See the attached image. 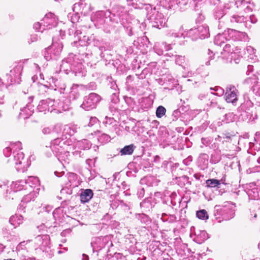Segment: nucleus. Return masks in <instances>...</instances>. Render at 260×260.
<instances>
[{"label": "nucleus", "instance_id": "obj_28", "mask_svg": "<svg viewBox=\"0 0 260 260\" xmlns=\"http://www.w3.org/2000/svg\"><path fill=\"white\" fill-rule=\"evenodd\" d=\"M64 125L60 124H55L52 128L53 133L56 134L57 137L62 138L66 135V133L64 131Z\"/></svg>", "mask_w": 260, "mask_h": 260}, {"label": "nucleus", "instance_id": "obj_41", "mask_svg": "<svg viewBox=\"0 0 260 260\" xmlns=\"http://www.w3.org/2000/svg\"><path fill=\"white\" fill-rule=\"evenodd\" d=\"M196 215L198 218L202 220H207L209 218L207 212L204 209L198 211Z\"/></svg>", "mask_w": 260, "mask_h": 260}, {"label": "nucleus", "instance_id": "obj_49", "mask_svg": "<svg viewBox=\"0 0 260 260\" xmlns=\"http://www.w3.org/2000/svg\"><path fill=\"white\" fill-rule=\"evenodd\" d=\"M151 204L150 202L148 200H145L140 203V207L141 208H146L149 210V208H151Z\"/></svg>", "mask_w": 260, "mask_h": 260}, {"label": "nucleus", "instance_id": "obj_3", "mask_svg": "<svg viewBox=\"0 0 260 260\" xmlns=\"http://www.w3.org/2000/svg\"><path fill=\"white\" fill-rule=\"evenodd\" d=\"M91 19L98 27H107L115 24L113 23L111 11L109 10L98 11Z\"/></svg>", "mask_w": 260, "mask_h": 260}, {"label": "nucleus", "instance_id": "obj_4", "mask_svg": "<svg viewBox=\"0 0 260 260\" xmlns=\"http://www.w3.org/2000/svg\"><path fill=\"white\" fill-rule=\"evenodd\" d=\"M234 205L231 202H225L222 206L216 205L214 207V216L216 219L219 218L220 216L224 215V218L229 220L234 217L233 208Z\"/></svg>", "mask_w": 260, "mask_h": 260}, {"label": "nucleus", "instance_id": "obj_16", "mask_svg": "<svg viewBox=\"0 0 260 260\" xmlns=\"http://www.w3.org/2000/svg\"><path fill=\"white\" fill-rule=\"evenodd\" d=\"M57 18L54 14L49 13L47 14L42 19V23L44 27V29H50L55 27L57 24Z\"/></svg>", "mask_w": 260, "mask_h": 260}, {"label": "nucleus", "instance_id": "obj_20", "mask_svg": "<svg viewBox=\"0 0 260 260\" xmlns=\"http://www.w3.org/2000/svg\"><path fill=\"white\" fill-rule=\"evenodd\" d=\"M37 244L43 250L50 245V237L48 235L38 236L35 238Z\"/></svg>", "mask_w": 260, "mask_h": 260}, {"label": "nucleus", "instance_id": "obj_37", "mask_svg": "<svg viewBox=\"0 0 260 260\" xmlns=\"http://www.w3.org/2000/svg\"><path fill=\"white\" fill-rule=\"evenodd\" d=\"M222 179L220 180L215 179H210L206 181V186L207 187H219V185H220Z\"/></svg>", "mask_w": 260, "mask_h": 260}, {"label": "nucleus", "instance_id": "obj_47", "mask_svg": "<svg viewBox=\"0 0 260 260\" xmlns=\"http://www.w3.org/2000/svg\"><path fill=\"white\" fill-rule=\"evenodd\" d=\"M44 28V27L43 26L42 21L41 22H36L34 24V28L38 31L42 32L45 29Z\"/></svg>", "mask_w": 260, "mask_h": 260}, {"label": "nucleus", "instance_id": "obj_48", "mask_svg": "<svg viewBox=\"0 0 260 260\" xmlns=\"http://www.w3.org/2000/svg\"><path fill=\"white\" fill-rule=\"evenodd\" d=\"M72 192L71 187H68L67 185H65V187L62 188L60 190V193L61 195L64 196L65 194H71Z\"/></svg>", "mask_w": 260, "mask_h": 260}, {"label": "nucleus", "instance_id": "obj_15", "mask_svg": "<svg viewBox=\"0 0 260 260\" xmlns=\"http://www.w3.org/2000/svg\"><path fill=\"white\" fill-rule=\"evenodd\" d=\"M229 38L235 41L248 42L249 38L246 33L234 29L228 28Z\"/></svg>", "mask_w": 260, "mask_h": 260}, {"label": "nucleus", "instance_id": "obj_63", "mask_svg": "<svg viewBox=\"0 0 260 260\" xmlns=\"http://www.w3.org/2000/svg\"><path fill=\"white\" fill-rule=\"evenodd\" d=\"M160 47L164 48L165 51H168L172 49V46L170 44H167L166 43H162L160 45Z\"/></svg>", "mask_w": 260, "mask_h": 260}, {"label": "nucleus", "instance_id": "obj_10", "mask_svg": "<svg viewBox=\"0 0 260 260\" xmlns=\"http://www.w3.org/2000/svg\"><path fill=\"white\" fill-rule=\"evenodd\" d=\"M23 70V64L18 63L11 70L10 73L7 74L8 80L11 84H19L20 82V76Z\"/></svg>", "mask_w": 260, "mask_h": 260}, {"label": "nucleus", "instance_id": "obj_55", "mask_svg": "<svg viewBox=\"0 0 260 260\" xmlns=\"http://www.w3.org/2000/svg\"><path fill=\"white\" fill-rule=\"evenodd\" d=\"M6 86L2 82L1 79L0 78V101L3 100L4 95L2 94L1 91H3L4 89H5ZM3 102L0 101V104H3Z\"/></svg>", "mask_w": 260, "mask_h": 260}, {"label": "nucleus", "instance_id": "obj_33", "mask_svg": "<svg viewBox=\"0 0 260 260\" xmlns=\"http://www.w3.org/2000/svg\"><path fill=\"white\" fill-rule=\"evenodd\" d=\"M135 148L136 147L133 144L127 145L121 149L119 151V153L121 155H131L133 153Z\"/></svg>", "mask_w": 260, "mask_h": 260}, {"label": "nucleus", "instance_id": "obj_32", "mask_svg": "<svg viewBox=\"0 0 260 260\" xmlns=\"http://www.w3.org/2000/svg\"><path fill=\"white\" fill-rule=\"evenodd\" d=\"M70 89L71 91L70 92L69 95L70 98L74 100L77 99L80 96L78 85L77 84H73Z\"/></svg>", "mask_w": 260, "mask_h": 260}, {"label": "nucleus", "instance_id": "obj_35", "mask_svg": "<svg viewBox=\"0 0 260 260\" xmlns=\"http://www.w3.org/2000/svg\"><path fill=\"white\" fill-rule=\"evenodd\" d=\"M226 13V12L223 8L222 6H217L214 10V16L215 19H220Z\"/></svg>", "mask_w": 260, "mask_h": 260}, {"label": "nucleus", "instance_id": "obj_22", "mask_svg": "<svg viewBox=\"0 0 260 260\" xmlns=\"http://www.w3.org/2000/svg\"><path fill=\"white\" fill-rule=\"evenodd\" d=\"M229 38L228 29L227 30H224L222 34H218L214 38L215 44L221 46L222 44L225 43V41L230 40Z\"/></svg>", "mask_w": 260, "mask_h": 260}, {"label": "nucleus", "instance_id": "obj_45", "mask_svg": "<svg viewBox=\"0 0 260 260\" xmlns=\"http://www.w3.org/2000/svg\"><path fill=\"white\" fill-rule=\"evenodd\" d=\"M188 2V0H175L173 8H175L176 6H179L181 8L182 6L187 5Z\"/></svg>", "mask_w": 260, "mask_h": 260}, {"label": "nucleus", "instance_id": "obj_58", "mask_svg": "<svg viewBox=\"0 0 260 260\" xmlns=\"http://www.w3.org/2000/svg\"><path fill=\"white\" fill-rule=\"evenodd\" d=\"M38 37L37 35L34 34L30 35L29 39H28V42L29 44L36 42L38 40Z\"/></svg>", "mask_w": 260, "mask_h": 260}, {"label": "nucleus", "instance_id": "obj_53", "mask_svg": "<svg viewBox=\"0 0 260 260\" xmlns=\"http://www.w3.org/2000/svg\"><path fill=\"white\" fill-rule=\"evenodd\" d=\"M180 30H181L180 32H176L173 31L172 32H170L169 34L170 36L174 37L175 38H180L182 37H184V34L182 32L183 29H182L181 28Z\"/></svg>", "mask_w": 260, "mask_h": 260}, {"label": "nucleus", "instance_id": "obj_54", "mask_svg": "<svg viewBox=\"0 0 260 260\" xmlns=\"http://www.w3.org/2000/svg\"><path fill=\"white\" fill-rule=\"evenodd\" d=\"M83 5V4L80 2L75 4L73 8V11H76V13H78V12L80 11Z\"/></svg>", "mask_w": 260, "mask_h": 260}, {"label": "nucleus", "instance_id": "obj_14", "mask_svg": "<svg viewBox=\"0 0 260 260\" xmlns=\"http://www.w3.org/2000/svg\"><path fill=\"white\" fill-rule=\"evenodd\" d=\"M64 145L65 141H63V138L57 137L51 142L50 148L53 153L57 156L58 154L62 152Z\"/></svg>", "mask_w": 260, "mask_h": 260}, {"label": "nucleus", "instance_id": "obj_36", "mask_svg": "<svg viewBox=\"0 0 260 260\" xmlns=\"http://www.w3.org/2000/svg\"><path fill=\"white\" fill-rule=\"evenodd\" d=\"M249 198L251 200H258L259 199V190L257 188H253L248 192Z\"/></svg>", "mask_w": 260, "mask_h": 260}, {"label": "nucleus", "instance_id": "obj_50", "mask_svg": "<svg viewBox=\"0 0 260 260\" xmlns=\"http://www.w3.org/2000/svg\"><path fill=\"white\" fill-rule=\"evenodd\" d=\"M39 184V180L38 178V182L36 184H34V183H32L31 182L30 183H26L25 190H29V187H31V188H32V190H35L36 187H37L38 186Z\"/></svg>", "mask_w": 260, "mask_h": 260}, {"label": "nucleus", "instance_id": "obj_38", "mask_svg": "<svg viewBox=\"0 0 260 260\" xmlns=\"http://www.w3.org/2000/svg\"><path fill=\"white\" fill-rule=\"evenodd\" d=\"M160 80L164 81V84H170L174 83L175 79L170 74H165L161 76Z\"/></svg>", "mask_w": 260, "mask_h": 260}, {"label": "nucleus", "instance_id": "obj_6", "mask_svg": "<svg viewBox=\"0 0 260 260\" xmlns=\"http://www.w3.org/2000/svg\"><path fill=\"white\" fill-rule=\"evenodd\" d=\"M63 44L61 42L53 43L51 46L45 49L44 58L47 60L57 59L60 56Z\"/></svg>", "mask_w": 260, "mask_h": 260}, {"label": "nucleus", "instance_id": "obj_62", "mask_svg": "<svg viewBox=\"0 0 260 260\" xmlns=\"http://www.w3.org/2000/svg\"><path fill=\"white\" fill-rule=\"evenodd\" d=\"M69 66V65L68 64V61H66V60H62V63L60 65V68H61V69H62V70H63L64 71H67L69 70V69L68 68V66Z\"/></svg>", "mask_w": 260, "mask_h": 260}, {"label": "nucleus", "instance_id": "obj_30", "mask_svg": "<svg viewBox=\"0 0 260 260\" xmlns=\"http://www.w3.org/2000/svg\"><path fill=\"white\" fill-rule=\"evenodd\" d=\"M64 131L66 133V135L68 134L70 136L73 135L80 129V127L77 125H64Z\"/></svg>", "mask_w": 260, "mask_h": 260}, {"label": "nucleus", "instance_id": "obj_18", "mask_svg": "<svg viewBox=\"0 0 260 260\" xmlns=\"http://www.w3.org/2000/svg\"><path fill=\"white\" fill-rule=\"evenodd\" d=\"M238 12L241 14L249 13L252 10V4L245 0L237 1L235 3Z\"/></svg>", "mask_w": 260, "mask_h": 260}, {"label": "nucleus", "instance_id": "obj_64", "mask_svg": "<svg viewBox=\"0 0 260 260\" xmlns=\"http://www.w3.org/2000/svg\"><path fill=\"white\" fill-rule=\"evenodd\" d=\"M79 19H80V17L78 15V13H77L72 16L71 20L72 22L74 23L78 22Z\"/></svg>", "mask_w": 260, "mask_h": 260}, {"label": "nucleus", "instance_id": "obj_26", "mask_svg": "<svg viewBox=\"0 0 260 260\" xmlns=\"http://www.w3.org/2000/svg\"><path fill=\"white\" fill-rule=\"evenodd\" d=\"M230 21L232 23L240 24L246 27L245 23H247V18L243 15H233L230 19Z\"/></svg>", "mask_w": 260, "mask_h": 260}, {"label": "nucleus", "instance_id": "obj_61", "mask_svg": "<svg viewBox=\"0 0 260 260\" xmlns=\"http://www.w3.org/2000/svg\"><path fill=\"white\" fill-rule=\"evenodd\" d=\"M215 90L217 91L216 94L218 96H221L224 93L223 89L220 87H216L215 88Z\"/></svg>", "mask_w": 260, "mask_h": 260}, {"label": "nucleus", "instance_id": "obj_56", "mask_svg": "<svg viewBox=\"0 0 260 260\" xmlns=\"http://www.w3.org/2000/svg\"><path fill=\"white\" fill-rule=\"evenodd\" d=\"M42 132L44 135H49L53 133L52 128L49 126H46L42 129Z\"/></svg>", "mask_w": 260, "mask_h": 260}, {"label": "nucleus", "instance_id": "obj_60", "mask_svg": "<svg viewBox=\"0 0 260 260\" xmlns=\"http://www.w3.org/2000/svg\"><path fill=\"white\" fill-rule=\"evenodd\" d=\"M98 121L99 120L97 118H96L95 117H92L90 118V120L88 125L89 126H92L94 124L98 123Z\"/></svg>", "mask_w": 260, "mask_h": 260}, {"label": "nucleus", "instance_id": "obj_11", "mask_svg": "<svg viewBox=\"0 0 260 260\" xmlns=\"http://www.w3.org/2000/svg\"><path fill=\"white\" fill-rule=\"evenodd\" d=\"M55 101L54 100L48 98L41 100L37 106V110L40 112L46 114L47 112H52L56 110Z\"/></svg>", "mask_w": 260, "mask_h": 260}, {"label": "nucleus", "instance_id": "obj_12", "mask_svg": "<svg viewBox=\"0 0 260 260\" xmlns=\"http://www.w3.org/2000/svg\"><path fill=\"white\" fill-rule=\"evenodd\" d=\"M188 34L190 36L194 35V39H204L209 36V29L207 25L204 24L198 26L197 28L190 29Z\"/></svg>", "mask_w": 260, "mask_h": 260}, {"label": "nucleus", "instance_id": "obj_17", "mask_svg": "<svg viewBox=\"0 0 260 260\" xmlns=\"http://www.w3.org/2000/svg\"><path fill=\"white\" fill-rule=\"evenodd\" d=\"M34 99L33 96H30L28 99V103L25 107L20 109L19 116L24 119L28 118L34 111V106L31 104Z\"/></svg>", "mask_w": 260, "mask_h": 260}, {"label": "nucleus", "instance_id": "obj_27", "mask_svg": "<svg viewBox=\"0 0 260 260\" xmlns=\"http://www.w3.org/2000/svg\"><path fill=\"white\" fill-rule=\"evenodd\" d=\"M196 235L195 241L199 244L203 243L209 238L208 234L205 231H200L196 232Z\"/></svg>", "mask_w": 260, "mask_h": 260}, {"label": "nucleus", "instance_id": "obj_5", "mask_svg": "<svg viewBox=\"0 0 260 260\" xmlns=\"http://www.w3.org/2000/svg\"><path fill=\"white\" fill-rule=\"evenodd\" d=\"M32 182L34 184H36L38 182V178L37 177L34 176H29L27 177L26 179L25 180H20L15 181L13 184V187L14 189H16V191L10 190H7V194L6 196L7 199L8 200H13L14 198L16 197L17 191L18 190H21L23 189L25 190V188L26 187V183Z\"/></svg>", "mask_w": 260, "mask_h": 260}, {"label": "nucleus", "instance_id": "obj_24", "mask_svg": "<svg viewBox=\"0 0 260 260\" xmlns=\"http://www.w3.org/2000/svg\"><path fill=\"white\" fill-rule=\"evenodd\" d=\"M93 195L92 190L90 189L83 190L80 195V201L83 203H85L90 201Z\"/></svg>", "mask_w": 260, "mask_h": 260}, {"label": "nucleus", "instance_id": "obj_42", "mask_svg": "<svg viewBox=\"0 0 260 260\" xmlns=\"http://www.w3.org/2000/svg\"><path fill=\"white\" fill-rule=\"evenodd\" d=\"M166 112V108L162 106H159L156 109V115L157 117L160 118L164 115H165Z\"/></svg>", "mask_w": 260, "mask_h": 260}, {"label": "nucleus", "instance_id": "obj_40", "mask_svg": "<svg viewBox=\"0 0 260 260\" xmlns=\"http://www.w3.org/2000/svg\"><path fill=\"white\" fill-rule=\"evenodd\" d=\"M78 146L82 149H89L91 146V143L86 139H83L78 143Z\"/></svg>", "mask_w": 260, "mask_h": 260}, {"label": "nucleus", "instance_id": "obj_43", "mask_svg": "<svg viewBox=\"0 0 260 260\" xmlns=\"http://www.w3.org/2000/svg\"><path fill=\"white\" fill-rule=\"evenodd\" d=\"M110 140V137L105 134H102L101 135L99 136L98 141L102 143H107Z\"/></svg>", "mask_w": 260, "mask_h": 260}, {"label": "nucleus", "instance_id": "obj_29", "mask_svg": "<svg viewBox=\"0 0 260 260\" xmlns=\"http://www.w3.org/2000/svg\"><path fill=\"white\" fill-rule=\"evenodd\" d=\"M23 218L22 215L15 214L10 217L9 222L12 225L16 227L17 225L22 223L23 222Z\"/></svg>", "mask_w": 260, "mask_h": 260}, {"label": "nucleus", "instance_id": "obj_2", "mask_svg": "<svg viewBox=\"0 0 260 260\" xmlns=\"http://www.w3.org/2000/svg\"><path fill=\"white\" fill-rule=\"evenodd\" d=\"M146 13V17L152 27L160 29L166 24V19L162 14L159 12L155 7L146 5L143 9Z\"/></svg>", "mask_w": 260, "mask_h": 260}, {"label": "nucleus", "instance_id": "obj_21", "mask_svg": "<svg viewBox=\"0 0 260 260\" xmlns=\"http://www.w3.org/2000/svg\"><path fill=\"white\" fill-rule=\"evenodd\" d=\"M77 178V175L74 173H68L62 178V179L66 182L65 185L68 187H74L77 186L76 181Z\"/></svg>", "mask_w": 260, "mask_h": 260}, {"label": "nucleus", "instance_id": "obj_7", "mask_svg": "<svg viewBox=\"0 0 260 260\" xmlns=\"http://www.w3.org/2000/svg\"><path fill=\"white\" fill-rule=\"evenodd\" d=\"M101 97L96 93H90L83 99L80 107L86 111H89L96 108L101 101Z\"/></svg>", "mask_w": 260, "mask_h": 260}, {"label": "nucleus", "instance_id": "obj_39", "mask_svg": "<svg viewBox=\"0 0 260 260\" xmlns=\"http://www.w3.org/2000/svg\"><path fill=\"white\" fill-rule=\"evenodd\" d=\"M161 219L164 222L173 223L176 221L177 218L175 215L163 213L161 216Z\"/></svg>", "mask_w": 260, "mask_h": 260}, {"label": "nucleus", "instance_id": "obj_31", "mask_svg": "<svg viewBox=\"0 0 260 260\" xmlns=\"http://www.w3.org/2000/svg\"><path fill=\"white\" fill-rule=\"evenodd\" d=\"M58 155V160L63 165L64 164H69L70 162V154L69 152H62Z\"/></svg>", "mask_w": 260, "mask_h": 260}, {"label": "nucleus", "instance_id": "obj_59", "mask_svg": "<svg viewBox=\"0 0 260 260\" xmlns=\"http://www.w3.org/2000/svg\"><path fill=\"white\" fill-rule=\"evenodd\" d=\"M214 55V54H213V52L211 51L210 49H208V58L209 60L206 62V63H205L206 65L209 66L210 64V60L213 59Z\"/></svg>", "mask_w": 260, "mask_h": 260}, {"label": "nucleus", "instance_id": "obj_8", "mask_svg": "<svg viewBox=\"0 0 260 260\" xmlns=\"http://www.w3.org/2000/svg\"><path fill=\"white\" fill-rule=\"evenodd\" d=\"M111 13L113 23L114 24H118L119 22L123 23L122 21L126 18L127 16V10L125 7L119 5H114Z\"/></svg>", "mask_w": 260, "mask_h": 260}, {"label": "nucleus", "instance_id": "obj_13", "mask_svg": "<svg viewBox=\"0 0 260 260\" xmlns=\"http://www.w3.org/2000/svg\"><path fill=\"white\" fill-rule=\"evenodd\" d=\"M259 73L256 72L245 80V82L252 85L253 92L258 96H260V85L259 84Z\"/></svg>", "mask_w": 260, "mask_h": 260}, {"label": "nucleus", "instance_id": "obj_23", "mask_svg": "<svg viewBox=\"0 0 260 260\" xmlns=\"http://www.w3.org/2000/svg\"><path fill=\"white\" fill-rule=\"evenodd\" d=\"M209 164V156L206 153H202L198 159V165L202 170H205L208 168Z\"/></svg>", "mask_w": 260, "mask_h": 260}, {"label": "nucleus", "instance_id": "obj_52", "mask_svg": "<svg viewBox=\"0 0 260 260\" xmlns=\"http://www.w3.org/2000/svg\"><path fill=\"white\" fill-rule=\"evenodd\" d=\"M211 138H203L201 140L202 144L205 146H208L212 142Z\"/></svg>", "mask_w": 260, "mask_h": 260}, {"label": "nucleus", "instance_id": "obj_19", "mask_svg": "<svg viewBox=\"0 0 260 260\" xmlns=\"http://www.w3.org/2000/svg\"><path fill=\"white\" fill-rule=\"evenodd\" d=\"M237 92L238 90L234 86L231 85L228 86L226 88L225 93V101L228 103H231L232 104L236 103L238 100Z\"/></svg>", "mask_w": 260, "mask_h": 260}, {"label": "nucleus", "instance_id": "obj_9", "mask_svg": "<svg viewBox=\"0 0 260 260\" xmlns=\"http://www.w3.org/2000/svg\"><path fill=\"white\" fill-rule=\"evenodd\" d=\"M112 245L108 236L94 238L91 242L93 252L98 251L106 246L109 247Z\"/></svg>", "mask_w": 260, "mask_h": 260}, {"label": "nucleus", "instance_id": "obj_44", "mask_svg": "<svg viewBox=\"0 0 260 260\" xmlns=\"http://www.w3.org/2000/svg\"><path fill=\"white\" fill-rule=\"evenodd\" d=\"M138 1H140V0H127L128 5L132 6L135 9H141L143 10L144 8L142 6V4H141V6H140L137 3Z\"/></svg>", "mask_w": 260, "mask_h": 260}, {"label": "nucleus", "instance_id": "obj_34", "mask_svg": "<svg viewBox=\"0 0 260 260\" xmlns=\"http://www.w3.org/2000/svg\"><path fill=\"white\" fill-rule=\"evenodd\" d=\"M136 218L139 220L142 224L148 225L151 222L150 217L145 214H137Z\"/></svg>", "mask_w": 260, "mask_h": 260}, {"label": "nucleus", "instance_id": "obj_57", "mask_svg": "<svg viewBox=\"0 0 260 260\" xmlns=\"http://www.w3.org/2000/svg\"><path fill=\"white\" fill-rule=\"evenodd\" d=\"M82 32L80 30H76L74 32V38L75 41L74 42H76L77 40H80L81 39V36Z\"/></svg>", "mask_w": 260, "mask_h": 260}, {"label": "nucleus", "instance_id": "obj_46", "mask_svg": "<svg viewBox=\"0 0 260 260\" xmlns=\"http://www.w3.org/2000/svg\"><path fill=\"white\" fill-rule=\"evenodd\" d=\"M175 62L176 64L183 66V64L185 62V58L184 56L181 55H175Z\"/></svg>", "mask_w": 260, "mask_h": 260}, {"label": "nucleus", "instance_id": "obj_1", "mask_svg": "<svg viewBox=\"0 0 260 260\" xmlns=\"http://www.w3.org/2000/svg\"><path fill=\"white\" fill-rule=\"evenodd\" d=\"M21 149V143L18 141L11 144V147L4 149L3 153L6 157L9 158L8 162L14 165L18 172H24L30 165V161L24 157Z\"/></svg>", "mask_w": 260, "mask_h": 260}, {"label": "nucleus", "instance_id": "obj_25", "mask_svg": "<svg viewBox=\"0 0 260 260\" xmlns=\"http://www.w3.org/2000/svg\"><path fill=\"white\" fill-rule=\"evenodd\" d=\"M39 190V188H37L36 190H32L31 187H29V190H27L29 193L25 195L21 200V202L23 204L28 203L31 200H34L35 198L37 197V191Z\"/></svg>", "mask_w": 260, "mask_h": 260}, {"label": "nucleus", "instance_id": "obj_51", "mask_svg": "<svg viewBox=\"0 0 260 260\" xmlns=\"http://www.w3.org/2000/svg\"><path fill=\"white\" fill-rule=\"evenodd\" d=\"M62 210L60 208H56L52 213L53 216L55 220H57L60 218L59 214H61Z\"/></svg>", "mask_w": 260, "mask_h": 260}]
</instances>
